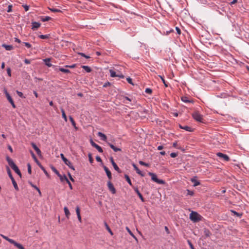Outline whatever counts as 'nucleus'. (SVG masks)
Listing matches in <instances>:
<instances>
[{"label":"nucleus","mask_w":249,"mask_h":249,"mask_svg":"<svg viewBox=\"0 0 249 249\" xmlns=\"http://www.w3.org/2000/svg\"><path fill=\"white\" fill-rule=\"evenodd\" d=\"M189 218L192 221L195 223L201 221L202 216L197 212L192 211L190 214Z\"/></svg>","instance_id":"obj_1"},{"label":"nucleus","mask_w":249,"mask_h":249,"mask_svg":"<svg viewBox=\"0 0 249 249\" xmlns=\"http://www.w3.org/2000/svg\"><path fill=\"white\" fill-rule=\"evenodd\" d=\"M148 175L151 177V179L159 184H164L165 183V181L162 179H160L157 178V175L153 173L149 172Z\"/></svg>","instance_id":"obj_2"},{"label":"nucleus","mask_w":249,"mask_h":249,"mask_svg":"<svg viewBox=\"0 0 249 249\" xmlns=\"http://www.w3.org/2000/svg\"><path fill=\"white\" fill-rule=\"evenodd\" d=\"M193 118L196 121L202 122L203 115L200 114L198 111H195L192 113Z\"/></svg>","instance_id":"obj_3"},{"label":"nucleus","mask_w":249,"mask_h":249,"mask_svg":"<svg viewBox=\"0 0 249 249\" xmlns=\"http://www.w3.org/2000/svg\"><path fill=\"white\" fill-rule=\"evenodd\" d=\"M4 92L6 95V97L7 99V100H8V101L10 103V104H11L12 106L14 107V108H15L16 107V105L12 98V97H11V96L10 95L9 93L8 92L7 89H4Z\"/></svg>","instance_id":"obj_4"},{"label":"nucleus","mask_w":249,"mask_h":249,"mask_svg":"<svg viewBox=\"0 0 249 249\" xmlns=\"http://www.w3.org/2000/svg\"><path fill=\"white\" fill-rule=\"evenodd\" d=\"M90 143L91 145L93 147H95L99 152H100V153L103 152V151L102 147L101 146H100L99 145H98L96 143H95L92 139H90Z\"/></svg>","instance_id":"obj_5"},{"label":"nucleus","mask_w":249,"mask_h":249,"mask_svg":"<svg viewBox=\"0 0 249 249\" xmlns=\"http://www.w3.org/2000/svg\"><path fill=\"white\" fill-rule=\"evenodd\" d=\"M216 155L218 157L223 159V160L225 161H228L230 160V158L228 155L223 154L222 153H220V152L217 153Z\"/></svg>","instance_id":"obj_6"},{"label":"nucleus","mask_w":249,"mask_h":249,"mask_svg":"<svg viewBox=\"0 0 249 249\" xmlns=\"http://www.w3.org/2000/svg\"><path fill=\"white\" fill-rule=\"evenodd\" d=\"M6 159L8 164L11 167L12 169L16 166V164L14 163L12 159H11L10 157L7 156Z\"/></svg>","instance_id":"obj_7"},{"label":"nucleus","mask_w":249,"mask_h":249,"mask_svg":"<svg viewBox=\"0 0 249 249\" xmlns=\"http://www.w3.org/2000/svg\"><path fill=\"white\" fill-rule=\"evenodd\" d=\"M107 186L109 190L111 192L112 194H114L116 193V190L110 181H108L107 182Z\"/></svg>","instance_id":"obj_8"},{"label":"nucleus","mask_w":249,"mask_h":249,"mask_svg":"<svg viewBox=\"0 0 249 249\" xmlns=\"http://www.w3.org/2000/svg\"><path fill=\"white\" fill-rule=\"evenodd\" d=\"M63 161L66 165H67L68 166H69V167L70 168H71V169H72L73 171L75 170V168H74V166L72 165L71 162L70 160H69L67 159Z\"/></svg>","instance_id":"obj_9"},{"label":"nucleus","mask_w":249,"mask_h":249,"mask_svg":"<svg viewBox=\"0 0 249 249\" xmlns=\"http://www.w3.org/2000/svg\"><path fill=\"white\" fill-rule=\"evenodd\" d=\"M132 166L138 174L140 175L142 177H143L144 176V174L138 168L135 163H133Z\"/></svg>","instance_id":"obj_10"},{"label":"nucleus","mask_w":249,"mask_h":249,"mask_svg":"<svg viewBox=\"0 0 249 249\" xmlns=\"http://www.w3.org/2000/svg\"><path fill=\"white\" fill-rule=\"evenodd\" d=\"M103 168L107 174V175L108 178L109 179H111L112 178V176H111V173L110 171L109 170V169L107 168V167L106 166H104Z\"/></svg>","instance_id":"obj_11"},{"label":"nucleus","mask_w":249,"mask_h":249,"mask_svg":"<svg viewBox=\"0 0 249 249\" xmlns=\"http://www.w3.org/2000/svg\"><path fill=\"white\" fill-rule=\"evenodd\" d=\"M32 29L34 30L37 29L40 26V23H39V22H36V21L32 22Z\"/></svg>","instance_id":"obj_12"},{"label":"nucleus","mask_w":249,"mask_h":249,"mask_svg":"<svg viewBox=\"0 0 249 249\" xmlns=\"http://www.w3.org/2000/svg\"><path fill=\"white\" fill-rule=\"evenodd\" d=\"M179 127L180 128L184 129L186 131H188V132H192V131H193V129L191 127L188 126L187 125L182 126L181 125L179 124Z\"/></svg>","instance_id":"obj_13"},{"label":"nucleus","mask_w":249,"mask_h":249,"mask_svg":"<svg viewBox=\"0 0 249 249\" xmlns=\"http://www.w3.org/2000/svg\"><path fill=\"white\" fill-rule=\"evenodd\" d=\"M107 144L110 147V148L113 149V150L114 152H118V151H121V148L115 147L112 143L108 142Z\"/></svg>","instance_id":"obj_14"},{"label":"nucleus","mask_w":249,"mask_h":249,"mask_svg":"<svg viewBox=\"0 0 249 249\" xmlns=\"http://www.w3.org/2000/svg\"><path fill=\"white\" fill-rule=\"evenodd\" d=\"M97 135L100 137L102 141H106L107 140V137L104 133L99 132L97 133Z\"/></svg>","instance_id":"obj_15"},{"label":"nucleus","mask_w":249,"mask_h":249,"mask_svg":"<svg viewBox=\"0 0 249 249\" xmlns=\"http://www.w3.org/2000/svg\"><path fill=\"white\" fill-rule=\"evenodd\" d=\"M75 210H76V213L78 219L79 221L81 222L82 221V219H81V216L80 215L79 207L78 206L76 207Z\"/></svg>","instance_id":"obj_16"},{"label":"nucleus","mask_w":249,"mask_h":249,"mask_svg":"<svg viewBox=\"0 0 249 249\" xmlns=\"http://www.w3.org/2000/svg\"><path fill=\"white\" fill-rule=\"evenodd\" d=\"M134 191L137 193V194L138 195L139 198L141 199L142 201L143 202L144 201V198H143L142 195L141 194V193L139 191L138 189L137 188H134Z\"/></svg>","instance_id":"obj_17"},{"label":"nucleus","mask_w":249,"mask_h":249,"mask_svg":"<svg viewBox=\"0 0 249 249\" xmlns=\"http://www.w3.org/2000/svg\"><path fill=\"white\" fill-rule=\"evenodd\" d=\"M12 244H13L18 249H25L24 247L21 244L18 243L16 242L15 241L14 242V243Z\"/></svg>","instance_id":"obj_18"},{"label":"nucleus","mask_w":249,"mask_h":249,"mask_svg":"<svg viewBox=\"0 0 249 249\" xmlns=\"http://www.w3.org/2000/svg\"><path fill=\"white\" fill-rule=\"evenodd\" d=\"M126 230L127 231V232L129 233V234L134 238L135 240L138 242V239L136 237V236L132 232V231H130L129 228L128 227H126Z\"/></svg>","instance_id":"obj_19"},{"label":"nucleus","mask_w":249,"mask_h":249,"mask_svg":"<svg viewBox=\"0 0 249 249\" xmlns=\"http://www.w3.org/2000/svg\"><path fill=\"white\" fill-rule=\"evenodd\" d=\"M43 61L45 63V64L49 67H50L52 66V64L50 63V58H45L43 59Z\"/></svg>","instance_id":"obj_20"},{"label":"nucleus","mask_w":249,"mask_h":249,"mask_svg":"<svg viewBox=\"0 0 249 249\" xmlns=\"http://www.w3.org/2000/svg\"><path fill=\"white\" fill-rule=\"evenodd\" d=\"M181 101L184 103H193V101L192 100H190L188 99V97L186 96H183L181 98Z\"/></svg>","instance_id":"obj_21"},{"label":"nucleus","mask_w":249,"mask_h":249,"mask_svg":"<svg viewBox=\"0 0 249 249\" xmlns=\"http://www.w3.org/2000/svg\"><path fill=\"white\" fill-rule=\"evenodd\" d=\"M2 46L7 51H11L13 49V46L10 45L2 44Z\"/></svg>","instance_id":"obj_22"},{"label":"nucleus","mask_w":249,"mask_h":249,"mask_svg":"<svg viewBox=\"0 0 249 249\" xmlns=\"http://www.w3.org/2000/svg\"><path fill=\"white\" fill-rule=\"evenodd\" d=\"M57 176L59 178L60 180H61V181H63L64 180L67 181V179H68L65 175H63L62 176L61 174H59V175Z\"/></svg>","instance_id":"obj_23"},{"label":"nucleus","mask_w":249,"mask_h":249,"mask_svg":"<svg viewBox=\"0 0 249 249\" xmlns=\"http://www.w3.org/2000/svg\"><path fill=\"white\" fill-rule=\"evenodd\" d=\"M12 169L20 177L21 176V174L17 165L15 166L13 168H12Z\"/></svg>","instance_id":"obj_24"},{"label":"nucleus","mask_w":249,"mask_h":249,"mask_svg":"<svg viewBox=\"0 0 249 249\" xmlns=\"http://www.w3.org/2000/svg\"><path fill=\"white\" fill-rule=\"evenodd\" d=\"M81 67L87 72H90L91 71V69L88 66L83 65Z\"/></svg>","instance_id":"obj_25"},{"label":"nucleus","mask_w":249,"mask_h":249,"mask_svg":"<svg viewBox=\"0 0 249 249\" xmlns=\"http://www.w3.org/2000/svg\"><path fill=\"white\" fill-rule=\"evenodd\" d=\"M40 19L42 21L45 22L50 20L51 18L49 16L41 17Z\"/></svg>","instance_id":"obj_26"},{"label":"nucleus","mask_w":249,"mask_h":249,"mask_svg":"<svg viewBox=\"0 0 249 249\" xmlns=\"http://www.w3.org/2000/svg\"><path fill=\"white\" fill-rule=\"evenodd\" d=\"M64 211L66 216L67 218H69V216L70 215V213L69 210L68 209V208L67 207H65L64 208Z\"/></svg>","instance_id":"obj_27"},{"label":"nucleus","mask_w":249,"mask_h":249,"mask_svg":"<svg viewBox=\"0 0 249 249\" xmlns=\"http://www.w3.org/2000/svg\"><path fill=\"white\" fill-rule=\"evenodd\" d=\"M1 236L3 238H4V239H5L6 240H7L11 244H13L15 241V240H14L13 239H10L5 235H1Z\"/></svg>","instance_id":"obj_28"},{"label":"nucleus","mask_w":249,"mask_h":249,"mask_svg":"<svg viewBox=\"0 0 249 249\" xmlns=\"http://www.w3.org/2000/svg\"><path fill=\"white\" fill-rule=\"evenodd\" d=\"M113 164H112L114 169L118 173H121V170L116 164V163L115 162H113Z\"/></svg>","instance_id":"obj_29"},{"label":"nucleus","mask_w":249,"mask_h":249,"mask_svg":"<svg viewBox=\"0 0 249 249\" xmlns=\"http://www.w3.org/2000/svg\"><path fill=\"white\" fill-rule=\"evenodd\" d=\"M104 224H105V226L106 227V229L107 230V231L109 232V233L111 234V235H113V232L112 231H111L110 228H109V227L108 226V225H107V223L106 222H104Z\"/></svg>","instance_id":"obj_30"},{"label":"nucleus","mask_w":249,"mask_h":249,"mask_svg":"<svg viewBox=\"0 0 249 249\" xmlns=\"http://www.w3.org/2000/svg\"><path fill=\"white\" fill-rule=\"evenodd\" d=\"M61 111L62 112V116L63 118L65 120V121L66 122H67V117L65 114L64 110L63 108H61Z\"/></svg>","instance_id":"obj_31"},{"label":"nucleus","mask_w":249,"mask_h":249,"mask_svg":"<svg viewBox=\"0 0 249 249\" xmlns=\"http://www.w3.org/2000/svg\"><path fill=\"white\" fill-rule=\"evenodd\" d=\"M59 70L60 71H61V72H64V73H66L70 72V71L69 70L67 69H65V68H59Z\"/></svg>","instance_id":"obj_32"},{"label":"nucleus","mask_w":249,"mask_h":249,"mask_svg":"<svg viewBox=\"0 0 249 249\" xmlns=\"http://www.w3.org/2000/svg\"><path fill=\"white\" fill-rule=\"evenodd\" d=\"M50 35H41L38 36V37L42 39H47L49 37Z\"/></svg>","instance_id":"obj_33"},{"label":"nucleus","mask_w":249,"mask_h":249,"mask_svg":"<svg viewBox=\"0 0 249 249\" xmlns=\"http://www.w3.org/2000/svg\"><path fill=\"white\" fill-rule=\"evenodd\" d=\"M109 72L110 74V76L111 77H117V74H116L115 71L112 70H109Z\"/></svg>","instance_id":"obj_34"},{"label":"nucleus","mask_w":249,"mask_h":249,"mask_svg":"<svg viewBox=\"0 0 249 249\" xmlns=\"http://www.w3.org/2000/svg\"><path fill=\"white\" fill-rule=\"evenodd\" d=\"M51 168L52 169V170L57 175V176H59L60 173H59V172L58 171V170L53 166H52L51 167Z\"/></svg>","instance_id":"obj_35"},{"label":"nucleus","mask_w":249,"mask_h":249,"mask_svg":"<svg viewBox=\"0 0 249 249\" xmlns=\"http://www.w3.org/2000/svg\"><path fill=\"white\" fill-rule=\"evenodd\" d=\"M124 100H123V102L125 104H128V103L126 102V101L130 102L132 100V99H131L128 97H126V96L124 97Z\"/></svg>","instance_id":"obj_36"},{"label":"nucleus","mask_w":249,"mask_h":249,"mask_svg":"<svg viewBox=\"0 0 249 249\" xmlns=\"http://www.w3.org/2000/svg\"><path fill=\"white\" fill-rule=\"evenodd\" d=\"M124 177L126 179V180L127 181V182H128V183L130 185H132V183H131V181L129 177V176L127 175H124Z\"/></svg>","instance_id":"obj_37"},{"label":"nucleus","mask_w":249,"mask_h":249,"mask_svg":"<svg viewBox=\"0 0 249 249\" xmlns=\"http://www.w3.org/2000/svg\"><path fill=\"white\" fill-rule=\"evenodd\" d=\"M191 181H192V182H194V186H196L200 184V182L198 181H197L195 179H192Z\"/></svg>","instance_id":"obj_38"},{"label":"nucleus","mask_w":249,"mask_h":249,"mask_svg":"<svg viewBox=\"0 0 249 249\" xmlns=\"http://www.w3.org/2000/svg\"><path fill=\"white\" fill-rule=\"evenodd\" d=\"M49 10L53 12H61V11L60 9L54 8H50Z\"/></svg>","instance_id":"obj_39"},{"label":"nucleus","mask_w":249,"mask_h":249,"mask_svg":"<svg viewBox=\"0 0 249 249\" xmlns=\"http://www.w3.org/2000/svg\"><path fill=\"white\" fill-rule=\"evenodd\" d=\"M16 92H17V93L18 95V96H19L20 97H21L22 98H25V96L23 95V94L22 93V92H21V91L17 90Z\"/></svg>","instance_id":"obj_40"},{"label":"nucleus","mask_w":249,"mask_h":249,"mask_svg":"<svg viewBox=\"0 0 249 249\" xmlns=\"http://www.w3.org/2000/svg\"><path fill=\"white\" fill-rule=\"evenodd\" d=\"M159 76L160 77L162 82H163V83L164 84L165 86V87H168V84L167 83H166V82L165 81V79H164L163 77H162V76L161 75H159Z\"/></svg>","instance_id":"obj_41"},{"label":"nucleus","mask_w":249,"mask_h":249,"mask_svg":"<svg viewBox=\"0 0 249 249\" xmlns=\"http://www.w3.org/2000/svg\"><path fill=\"white\" fill-rule=\"evenodd\" d=\"M69 119H70V120L72 126H75V124H75V122L74 121L73 119L72 118V117L71 116H70L69 117Z\"/></svg>","instance_id":"obj_42"},{"label":"nucleus","mask_w":249,"mask_h":249,"mask_svg":"<svg viewBox=\"0 0 249 249\" xmlns=\"http://www.w3.org/2000/svg\"><path fill=\"white\" fill-rule=\"evenodd\" d=\"M6 169H7V173H8V175L9 178H11V177H13V176H12V175L11 174V172L10 171V168L8 166L6 167Z\"/></svg>","instance_id":"obj_43"},{"label":"nucleus","mask_w":249,"mask_h":249,"mask_svg":"<svg viewBox=\"0 0 249 249\" xmlns=\"http://www.w3.org/2000/svg\"><path fill=\"white\" fill-rule=\"evenodd\" d=\"M27 167H28V173L29 174H31V173H32L31 166L30 164V163H28Z\"/></svg>","instance_id":"obj_44"},{"label":"nucleus","mask_w":249,"mask_h":249,"mask_svg":"<svg viewBox=\"0 0 249 249\" xmlns=\"http://www.w3.org/2000/svg\"><path fill=\"white\" fill-rule=\"evenodd\" d=\"M12 184L14 187V188L17 190V191H18V184L16 182V181H14L12 182Z\"/></svg>","instance_id":"obj_45"},{"label":"nucleus","mask_w":249,"mask_h":249,"mask_svg":"<svg viewBox=\"0 0 249 249\" xmlns=\"http://www.w3.org/2000/svg\"><path fill=\"white\" fill-rule=\"evenodd\" d=\"M145 92L148 94H151L152 92V90L150 88H146L145 90Z\"/></svg>","instance_id":"obj_46"},{"label":"nucleus","mask_w":249,"mask_h":249,"mask_svg":"<svg viewBox=\"0 0 249 249\" xmlns=\"http://www.w3.org/2000/svg\"><path fill=\"white\" fill-rule=\"evenodd\" d=\"M187 243H188L189 247H190L191 249H195L192 243L189 240H187Z\"/></svg>","instance_id":"obj_47"},{"label":"nucleus","mask_w":249,"mask_h":249,"mask_svg":"<svg viewBox=\"0 0 249 249\" xmlns=\"http://www.w3.org/2000/svg\"><path fill=\"white\" fill-rule=\"evenodd\" d=\"M40 169L43 171V172L44 173V174L47 176H49V174L48 173V172H47V171L45 170V169L44 168V167L43 166H42L41 167H40Z\"/></svg>","instance_id":"obj_48"},{"label":"nucleus","mask_w":249,"mask_h":249,"mask_svg":"<svg viewBox=\"0 0 249 249\" xmlns=\"http://www.w3.org/2000/svg\"><path fill=\"white\" fill-rule=\"evenodd\" d=\"M37 154L39 156H41V152L40 151V150L38 148H37L35 150Z\"/></svg>","instance_id":"obj_49"},{"label":"nucleus","mask_w":249,"mask_h":249,"mask_svg":"<svg viewBox=\"0 0 249 249\" xmlns=\"http://www.w3.org/2000/svg\"><path fill=\"white\" fill-rule=\"evenodd\" d=\"M23 44L27 48H30L32 47L31 44L28 42H23Z\"/></svg>","instance_id":"obj_50"},{"label":"nucleus","mask_w":249,"mask_h":249,"mask_svg":"<svg viewBox=\"0 0 249 249\" xmlns=\"http://www.w3.org/2000/svg\"><path fill=\"white\" fill-rule=\"evenodd\" d=\"M34 160L40 168L42 166L37 158L34 159Z\"/></svg>","instance_id":"obj_51"},{"label":"nucleus","mask_w":249,"mask_h":249,"mask_svg":"<svg viewBox=\"0 0 249 249\" xmlns=\"http://www.w3.org/2000/svg\"><path fill=\"white\" fill-rule=\"evenodd\" d=\"M12 5H9L8 7V9L7 10V12L8 13L11 12L12 11Z\"/></svg>","instance_id":"obj_52"},{"label":"nucleus","mask_w":249,"mask_h":249,"mask_svg":"<svg viewBox=\"0 0 249 249\" xmlns=\"http://www.w3.org/2000/svg\"><path fill=\"white\" fill-rule=\"evenodd\" d=\"M6 70H7V74L9 76L11 77V69L10 68H8Z\"/></svg>","instance_id":"obj_53"},{"label":"nucleus","mask_w":249,"mask_h":249,"mask_svg":"<svg viewBox=\"0 0 249 249\" xmlns=\"http://www.w3.org/2000/svg\"><path fill=\"white\" fill-rule=\"evenodd\" d=\"M88 157H89V161L90 162V163H92L93 162V159L92 158V157H91V154L89 153L88 154Z\"/></svg>","instance_id":"obj_54"},{"label":"nucleus","mask_w":249,"mask_h":249,"mask_svg":"<svg viewBox=\"0 0 249 249\" xmlns=\"http://www.w3.org/2000/svg\"><path fill=\"white\" fill-rule=\"evenodd\" d=\"M139 163L140 164L145 166H148L149 165L148 163H146L142 161H139Z\"/></svg>","instance_id":"obj_55"},{"label":"nucleus","mask_w":249,"mask_h":249,"mask_svg":"<svg viewBox=\"0 0 249 249\" xmlns=\"http://www.w3.org/2000/svg\"><path fill=\"white\" fill-rule=\"evenodd\" d=\"M126 80L130 84H132V85H133V83H132V79L128 77H127L126 78Z\"/></svg>","instance_id":"obj_56"},{"label":"nucleus","mask_w":249,"mask_h":249,"mask_svg":"<svg viewBox=\"0 0 249 249\" xmlns=\"http://www.w3.org/2000/svg\"><path fill=\"white\" fill-rule=\"evenodd\" d=\"M178 156V154L177 153L172 152L170 154V156L172 158H176Z\"/></svg>","instance_id":"obj_57"},{"label":"nucleus","mask_w":249,"mask_h":249,"mask_svg":"<svg viewBox=\"0 0 249 249\" xmlns=\"http://www.w3.org/2000/svg\"><path fill=\"white\" fill-rule=\"evenodd\" d=\"M22 6L24 7L25 11H28L29 10V6L28 5L25 4V5H23Z\"/></svg>","instance_id":"obj_58"},{"label":"nucleus","mask_w":249,"mask_h":249,"mask_svg":"<svg viewBox=\"0 0 249 249\" xmlns=\"http://www.w3.org/2000/svg\"><path fill=\"white\" fill-rule=\"evenodd\" d=\"M66 182L68 184L69 186L70 189L72 190V185H71V183L70 182V181L69 180V179H67V181Z\"/></svg>","instance_id":"obj_59"},{"label":"nucleus","mask_w":249,"mask_h":249,"mask_svg":"<svg viewBox=\"0 0 249 249\" xmlns=\"http://www.w3.org/2000/svg\"><path fill=\"white\" fill-rule=\"evenodd\" d=\"M30 184L32 187H33L34 188H35L36 190H38V187H37L36 185L33 184L32 182H30Z\"/></svg>","instance_id":"obj_60"},{"label":"nucleus","mask_w":249,"mask_h":249,"mask_svg":"<svg viewBox=\"0 0 249 249\" xmlns=\"http://www.w3.org/2000/svg\"><path fill=\"white\" fill-rule=\"evenodd\" d=\"M187 195L190 196H193L194 195V192L192 191L187 190Z\"/></svg>","instance_id":"obj_61"},{"label":"nucleus","mask_w":249,"mask_h":249,"mask_svg":"<svg viewBox=\"0 0 249 249\" xmlns=\"http://www.w3.org/2000/svg\"><path fill=\"white\" fill-rule=\"evenodd\" d=\"M30 153H31L32 157L34 160L36 158V155H35V154L32 150L30 151Z\"/></svg>","instance_id":"obj_62"},{"label":"nucleus","mask_w":249,"mask_h":249,"mask_svg":"<svg viewBox=\"0 0 249 249\" xmlns=\"http://www.w3.org/2000/svg\"><path fill=\"white\" fill-rule=\"evenodd\" d=\"M231 212L233 213L234 215H237L238 216H240L241 215V214H239L238 213L236 212L235 211L232 210Z\"/></svg>","instance_id":"obj_63"},{"label":"nucleus","mask_w":249,"mask_h":249,"mask_svg":"<svg viewBox=\"0 0 249 249\" xmlns=\"http://www.w3.org/2000/svg\"><path fill=\"white\" fill-rule=\"evenodd\" d=\"M80 54L82 56H83L86 58H89L90 57L89 56H88L87 55H86L85 53H80Z\"/></svg>","instance_id":"obj_64"}]
</instances>
